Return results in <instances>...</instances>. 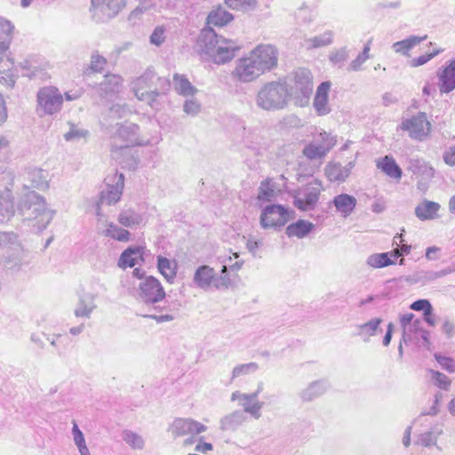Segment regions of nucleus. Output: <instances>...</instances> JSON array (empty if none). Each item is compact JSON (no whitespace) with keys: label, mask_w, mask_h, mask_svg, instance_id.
Instances as JSON below:
<instances>
[{"label":"nucleus","mask_w":455,"mask_h":455,"mask_svg":"<svg viewBox=\"0 0 455 455\" xmlns=\"http://www.w3.org/2000/svg\"><path fill=\"white\" fill-rule=\"evenodd\" d=\"M14 197L9 189L0 192V223H4L14 215Z\"/></svg>","instance_id":"393cba45"},{"label":"nucleus","mask_w":455,"mask_h":455,"mask_svg":"<svg viewBox=\"0 0 455 455\" xmlns=\"http://www.w3.org/2000/svg\"><path fill=\"white\" fill-rule=\"evenodd\" d=\"M290 92L284 81H270L265 83L258 91L256 106L266 111H277L288 106Z\"/></svg>","instance_id":"423d86ee"},{"label":"nucleus","mask_w":455,"mask_h":455,"mask_svg":"<svg viewBox=\"0 0 455 455\" xmlns=\"http://www.w3.org/2000/svg\"><path fill=\"white\" fill-rule=\"evenodd\" d=\"M123 79L120 76L108 74L104 76L103 82L99 85V94L105 99H111L122 87Z\"/></svg>","instance_id":"aec40b11"},{"label":"nucleus","mask_w":455,"mask_h":455,"mask_svg":"<svg viewBox=\"0 0 455 455\" xmlns=\"http://www.w3.org/2000/svg\"><path fill=\"white\" fill-rule=\"evenodd\" d=\"M6 52L7 51H4L3 53H0V79H4L13 84V62L7 57Z\"/></svg>","instance_id":"a18cd8bd"},{"label":"nucleus","mask_w":455,"mask_h":455,"mask_svg":"<svg viewBox=\"0 0 455 455\" xmlns=\"http://www.w3.org/2000/svg\"><path fill=\"white\" fill-rule=\"evenodd\" d=\"M377 167L391 178L397 180L402 178L403 171L392 156H385L377 163Z\"/></svg>","instance_id":"7c9ffc66"},{"label":"nucleus","mask_w":455,"mask_h":455,"mask_svg":"<svg viewBox=\"0 0 455 455\" xmlns=\"http://www.w3.org/2000/svg\"><path fill=\"white\" fill-rule=\"evenodd\" d=\"M258 368H259L258 364L254 362L236 365L232 371L231 380H233L238 377L244 376V375L250 374L251 372H254L258 370Z\"/></svg>","instance_id":"864d4df0"},{"label":"nucleus","mask_w":455,"mask_h":455,"mask_svg":"<svg viewBox=\"0 0 455 455\" xmlns=\"http://www.w3.org/2000/svg\"><path fill=\"white\" fill-rule=\"evenodd\" d=\"M440 207L438 203L425 199L416 206L415 215L420 220H434L438 216Z\"/></svg>","instance_id":"cd10ccee"},{"label":"nucleus","mask_w":455,"mask_h":455,"mask_svg":"<svg viewBox=\"0 0 455 455\" xmlns=\"http://www.w3.org/2000/svg\"><path fill=\"white\" fill-rule=\"evenodd\" d=\"M250 54L263 73L271 71L277 66L278 51L272 44H259Z\"/></svg>","instance_id":"2eb2a0df"},{"label":"nucleus","mask_w":455,"mask_h":455,"mask_svg":"<svg viewBox=\"0 0 455 455\" xmlns=\"http://www.w3.org/2000/svg\"><path fill=\"white\" fill-rule=\"evenodd\" d=\"M168 430L174 438H177L187 435H199L205 432L207 427L191 419H176Z\"/></svg>","instance_id":"dca6fc26"},{"label":"nucleus","mask_w":455,"mask_h":455,"mask_svg":"<svg viewBox=\"0 0 455 455\" xmlns=\"http://www.w3.org/2000/svg\"><path fill=\"white\" fill-rule=\"evenodd\" d=\"M165 31L166 29L164 26L156 27L149 38L150 44L156 46L163 44L166 38Z\"/></svg>","instance_id":"680f3d73"},{"label":"nucleus","mask_w":455,"mask_h":455,"mask_svg":"<svg viewBox=\"0 0 455 455\" xmlns=\"http://www.w3.org/2000/svg\"><path fill=\"white\" fill-rule=\"evenodd\" d=\"M151 8V4L149 0H142L140 2L139 5L131 12L129 15V20H132L134 19L139 18L142 13L146 12Z\"/></svg>","instance_id":"0e129e2a"},{"label":"nucleus","mask_w":455,"mask_h":455,"mask_svg":"<svg viewBox=\"0 0 455 455\" xmlns=\"http://www.w3.org/2000/svg\"><path fill=\"white\" fill-rule=\"evenodd\" d=\"M171 87L169 79L158 76L152 68L132 82L136 98L148 104L152 108L158 106L156 98L164 95Z\"/></svg>","instance_id":"7ed1b4c3"},{"label":"nucleus","mask_w":455,"mask_h":455,"mask_svg":"<svg viewBox=\"0 0 455 455\" xmlns=\"http://www.w3.org/2000/svg\"><path fill=\"white\" fill-rule=\"evenodd\" d=\"M234 20V15L221 5L215 6L207 15V27H224Z\"/></svg>","instance_id":"4be33fe9"},{"label":"nucleus","mask_w":455,"mask_h":455,"mask_svg":"<svg viewBox=\"0 0 455 455\" xmlns=\"http://www.w3.org/2000/svg\"><path fill=\"white\" fill-rule=\"evenodd\" d=\"M112 182V184L107 183V189L102 190L100 194L96 206V214L99 216L100 215V205L115 204L121 199L124 187V175L116 172Z\"/></svg>","instance_id":"9b49d317"},{"label":"nucleus","mask_w":455,"mask_h":455,"mask_svg":"<svg viewBox=\"0 0 455 455\" xmlns=\"http://www.w3.org/2000/svg\"><path fill=\"white\" fill-rule=\"evenodd\" d=\"M94 299L95 296L91 293L80 297L78 305L75 309V315L77 317H89L96 307Z\"/></svg>","instance_id":"c9c22d12"},{"label":"nucleus","mask_w":455,"mask_h":455,"mask_svg":"<svg viewBox=\"0 0 455 455\" xmlns=\"http://www.w3.org/2000/svg\"><path fill=\"white\" fill-rule=\"evenodd\" d=\"M370 51L369 44L364 45L363 52L349 64L348 70L357 71L360 69L362 64H363L369 58L368 52Z\"/></svg>","instance_id":"052dcab7"},{"label":"nucleus","mask_w":455,"mask_h":455,"mask_svg":"<svg viewBox=\"0 0 455 455\" xmlns=\"http://www.w3.org/2000/svg\"><path fill=\"white\" fill-rule=\"evenodd\" d=\"M410 308L414 311H422L423 314L428 310H434L430 301L426 299H419L415 300L411 304Z\"/></svg>","instance_id":"338daca9"},{"label":"nucleus","mask_w":455,"mask_h":455,"mask_svg":"<svg viewBox=\"0 0 455 455\" xmlns=\"http://www.w3.org/2000/svg\"><path fill=\"white\" fill-rule=\"evenodd\" d=\"M348 58V51L346 47H342L333 52H331L329 56L330 61L339 68H341L344 62Z\"/></svg>","instance_id":"4d7b16f0"},{"label":"nucleus","mask_w":455,"mask_h":455,"mask_svg":"<svg viewBox=\"0 0 455 455\" xmlns=\"http://www.w3.org/2000/svg\"><path fill=\"white\" fill-rule=\"evenodd\" d=\"M197 44L201 51L219 65L230 61L240 49L235 42L219 36L212 27L201 30Z\"/></svg>","instance_id":"f03ea898"},{"label":"nucleus","mask_w":455,"mask_h":455,"mask_svg":"<svg viewBox=\"0 0 455 455\" xmlns=\"http://www.w3.org/2000/svg\"><path fill=\"white\" fill-rule=\"evenodd\" d=\"M293 85L291 88L290 96L293 95L300 101V106L308 102L313 92V81L311 72L307 68H298L292 73Z\"/></svg>","instance_id":"1a4fd4ad"},{"label":"nucleus","mask_w":455,"mask_h":455,"mask_svg":"<svg viewBox=\"0 0 455 455\" xmlns=\"http://www.w3.org/2000/svg\"><path fill=\"white\" fill-rule=\"evenodd\" d=\"M91 2L90 12L97 23L112 20L126 5L125 0H91Z\"/></svg>","instance_id":"6e6552de"},{"label":"nucleus","mask_w":455,"mask_h":455,"mask_svg":"<svg viewBox=\"0 0 455 455\" xmlns=\"http://www.w3.org/2000/svg\"><path fill=\"white\" fill-rule=\"evenodd\" d=\"M106 64L107 60L98 52H94L91 56L90 66L84 70V74L90 75L93 72H101Z\"/></svg>","instance_id":"3c124183"},{"label":"nucleus","mask_w":455,"mask_h":455,"mask_svg":"<svg viewBox=\"0 0 455 455\" xmlns=\"http://www.w3.org/2000/svg\"><path fill=\"white\" fill-rule=\"evenodd\" d=\"M173 85L177 93L185 97L193 96L197 92V89L184 75L175 74L173 76Z\"/></svg>","instance_id":"e433bc0d"},{"label":"nucleus","mask_w":455,"mask_h":455,"mask_svg":"<svg viewBox=\"0 0 455 455\" xmlns=\"http://www.w3.org/2000/svg\"><path fill=\"white\" fill-rule=\"evenodd\" d=\"M332 41L333 32L331 30H327L324 33L309 39V42L314 48L329 45L332 43Z\"/></svg>","instance_id":"6e6d98bb"},{"label":"nucleus","mask_w":455,"mask_h":455,"mask_svg":"<svg viewBox=\"0 0 455 455\" xmlns=\"http://www.w3.org/2000/svg\"><path fill=\"white\" fill-rule=\"evenodd\" d=\"M401 129L409 132L411 139L423 140L430 132L431 124L425 112H419L411 118L403 120Z\"/></svg>","instance_id":"f8f14e48"},{"label":"nucleus","mask_w":455,"mask_h":455,"mask_svg":"<svg viewBox=\"0 0 455 455\" xmlns=\"http://www.w3.org/2000/svg\"><path fill=\"white\" fill-rule=\"evenodd\" d=\"M331 388V384L327 379H319L308 385L305 389L303 396L306 398H314L323 395Z\"/></svg>","instance_id":"58836bf2"},{"label":"nucleus","mask_w":455,"mask_h":455,"mask_svg":"<svg viewBox=\"0 0 455 455\" xmlns=\"http://www.w3.org/2000/svg\"><path fill=\"white\" fill-rule=\"evenodd\" d=\"M336 143V140L334 138H331L330 139V141H328V143L326 145H321V144H308L307 145L304 149H303V154L305 155V156H307L308 159H316V158H321L323 156H324L326 155V153L328 151H330V149L331 148H333V146L335 145Z\"/></svg>","instance_id":"473e14b6"},{"label":"nucleus","mask_w":455,"mask_h":455,"mask_svg":"<svg viewBox=\"0 0 455 455\" xmlns=\"http://www.w3.org/2000/svg\"><path fill=\"white\" fill-rule=\"evenodd\" d=\"M37 103L44 114L53 115L61 109L63 97L56 87H44L37 93Z\"/></svg>","instance_id":"ddd939ff"},{"label":"nucleus","mask_w":455,"mask_h":455,"mask_svg":"<svg viewBox=\"0 0 455 455\" xmlns=\"http://www.w3.org/2000/svg\"><path fill=\"white\" fill-rule=\"evenodd\" d=\"M434 356L443 369L449 372H455V363L452 358L442 355L438 353H435Z\"/></svg>","instance_id":"e2e57ef3"},{"label":"nucleus","mask_w":455,"mask_h":455,"mask_svg":"<svg viewBox=\"0 0 455 455\" xmlns=\"http://www.w3.org/2000/svg\"><path fill=\"white\" fill-rule=\"evenodd\" d=\"M410 169L413 174L421 176L425 179H432L435 176V169L422 160H414L411 162Z\"/></svg>","instance_id":"49530a36"},{"label":"nucleus","mask_w":455,"mask_h":455,"mask_svg":"<svg viewBox=\"0 0 455 455\" xmlns=\"http://www.w3.org/2000/svg\"><path fill=\"white\" fill-rule=\"evenodd\" d=\"M18 235L14 232H0V254H8V258L20 251Z\"/></svg>","instance_id":"bb28decb"},{"label":"nucleus","mask_w":455,"mask_h":455,"mask_svg":"<svg viewBox=\"0 0 455 455\" xmlns=\"http://www.w3.org/2000/svg\"><path fill=\"white\" fill-rule=\"evenodd\" d=\"M140 127L135 124L119 125L113 136L111 152L128 149L131 145L137 143Z\"/></svg>","instance_id":"4468645a"},{"label":"nucleus","mask_w":455,"mask_h":455,"mask_svg":"<svg viewBox=\"0 0 455 455\" xmlns=\"http://www.w3.org/2000/svg\"><path fill=\"white\" fill-rule=\"evenodd\" d=\"M183 110L188 115L196 116L200 112L201 105L194 99L187 100L184 102Z\"/></svg>","instance_id":"69168bd1"},{"label":"nucleus","mask_w":455,"mask_h":455,"mask_svg":"<svg viewBox=\"0 0 455 455\" xmlns=\"http://www.w3.org/2000/svg\"><path fill=\"white\" fill-rule=\"evenodd\" d=\"M25 180L29 183V186L37 189H46L48 184V172L43 169L29 167L25 172Z\"/></svg>","instance_id":"412c9836"},{"label":"nucleus","mask_w":455,"mask_h":455,"mask_svg":"<svg viewBox=\"0 0 455 455\" xmlns=\"http://www.w3.org/2000/svg\"><path fill=\"white\" fill-rule=\"evenodd\" d=\"M157 269L170 283L174 282L177 275V264L175 261L164 257L157 256Z\"/></svg>","instance_id":"2f4dec72"},{"label":"nucleus","mask_w":455,"mask_h":455,"mask_svg":"<svg viewBox=\"0 0 455 455\" xmlns=\"http://www.w3.org/2000/svg\"><path fill=\"white\" fill-rule=\"evenodd\" d=\"M138 259H143V247L141 246H130L126 248L120 255L117 266L123 269L127 267H133Z\"/></svg>","instance_id":"5701e85b"},{"label":"nucleus","mask_w":455,"mask_h":455,"mask_svg":"<svg viewBox=\"0 0 455 455\" xmlns=\"http://www.w3.org/2000/svg\"><path fill=\"white\" fill-rule=\"evenodd\" d=\"M441 52H442V50H435L434 52H432L430 53L422 54V55L419 56L418 58H415L411 60V66L412 67L422 66V65L426 64L427 62H428L430 60H432L434 57L438 55Z\"/></svg>","instance_id":"774afa93"},{"label":"nucleus","mask_w":455,"mask_h":455,"mask_svg":"<svg viewBox=\"0 0 455 455\" xmlns=\"http://www.w3.org/2000/svg\"><path fill=\"white\" fill-rule=\"evenodd\" d=\"M315 228V225L306 220H299L286 227L285 234L289 237L296 236L304 238L307 236Z\"/></svg>","instance_id":"c85d7f7f"},{"label":"nucleus","mask_w":455,"mask_h":455,"mask_svg":"<svg viewBox=\"0 0 455 455\" xmlns=\"http://www.w3.org/2000/svg\"><path fill=\"white\" fill-rule=\"evenodd\" d=\"M321 186V182L315 180L314 184H307L303 189L295 191L294 206L302 212L315 209L319 200Z\"/></svg>","instance_id":"9d476101"},{"label":"nucleus","mask_w":455,"mask_h":455,"mask_svg":"<svg viewBox=\"0 0 455 455\" xmlns=\"http://www.w3.org/2000/svg\"><path fill=\"white\" fill-rule=\"evenodd\" d=\"M453 272H455V263H452L446 268H443L440 271H425L417 273L415 282H432Z\"/></svg>","instance_id":"a19ab883"},{"label":"nucleus","mask_w":455,"mask_h":455,"mask_svg":"<svg viewBox=\"0 0 455 455\" xmlns=\"http://www.w3.org/2000/svg\"><path fill=\"white\" fill-rule=\"evenodd\" d=\"M118 221L124 227L132 228L142 222V216L132 209H126L120 212Z\"/></svg>","instance_id":"c03bdc74"},{"label":"nucleus","mask_w":455,"mask_h":455,"mask_svg":"<svg viewBox=\"0 0 455 455\" xmlns=\"http://www.w3.org/2000/svg\"><path fill=\"white\" fill-rule=\"evenodd\" d=\"M414 317L415 315L412 313L404 314L400 317V323L403 328L402 341H404V344L410 341V338H407L408 326L415 320Z\"/></svg>","instance_id":"bf43d9fd"},{"label":"nucleus","mask_w":455,"mask_h":455,"mask_svg":"<svg viewBox=\"0 0 455 455\" xmlns=\"http://www.w3.org/2000/svg\"><path fill=\"white\" fill-rule=\"evenodd\" d=\"M123 439L132 449L141 450L144 447L142 436L131 430H124L123 432Z\"/></svg>","instance_id":"603ef678"},{"label":"nucleus","mask_w":455,"mask_h":455,"mask_svg":"<svg viewBox=\"0 0 455 455\" xmlns=\"http://www.w3.org/2000/svg\"><path fill=\"white\" fill-rule=\"evenodd\" d=\"M275 196V190L268 180H264L259 187L257 199L259 202H270Z\"/></svg>","instance_id":"8fccbe9b"},{"label":"nucleus","mask_w":455,"mask_h":455,"mask_svg":"<svg viewBox=\"0 0 455 455\" xmlns=\"http://www.w3.org/2000/svg\"><path fill=\"white\" fill-rule=\"evenodd\" d=\"M137 293L138 299L156 312L143 315L144 318L153 319L157 323L171 322L175 318L172 312L178 311L180 304L173 303L163 307L158 305L159 302L164 300L166 293L160 281L155 276L145 277L140 283Z\"/></svg>","instance_id":"f257e3e1"},{"label":"nucleus","mask_w":455,"mask_h":455,"mask_svg":"<svg viewBox=\"0 0 455 455\" xmlns=\"http://www.w3.org/2000/svg\"><path fill=\"white\" fill-rule=\"evenodd\" d=\"M234 73L238 77L239 81L243 83L253 81L264 74L251 54L248 57L239 60Z\"/></svg>","instance_id":"f3484780"},{"label":"nucleus","mask_w":455,"mask_h":455,"mask_svg":"<svg viewBox=\"0 0 455 455\" xmlns=\"http://www.w3.org/2000/svg\"><path fill=\"white\" fill-rule=\"evenodd\" d=\"M88 133L87 130L80 129L76 125L71 124L70 129L64 134V138L67 141L78 140L82 138H85Z\"/></svg>","instance_id":"13d9d810"},{"label":"nucleus","mask_w":455,"mask_h":455,"mask_svg":"<svg viewBox=\"0 0 455 455\" xmlns=\"http://www.w3.org/2000/svg\"><path fill=\"white\" fill-rule=\"evenodd\" d=\"M367 264L374 268H382L394 265L395 261L391 259L390 252L371 254L366 260Z\"/></svg>","instance_id":"37998d69"},{"label":"nucleus","mask_w":455,"mask_h":455,"mask_svg":"<svg viewBox=\"0 0 455 455\" xmlns=\"http://www.w3.org/2000/svg\"><path fill=\"white\" fill-rule=\"evenodd\" d=\"M354 164L349 162L343 166L339 163L329 164L325 169V174L329 180L343 182L349 176Z\"/></svg>","instance_id":"a878e982"},{"label":"nucleus","mask_w":455,"mask_h":455,"mask_svg":"<svg viewBox=\"0 0 455 455\" xmlns=\"http://www.w3.org/2000/svg\"><path fill=\"white\" fill-rule=\"evenodd\" d=\"M442 434V427L437 426L433 427L430 430L419 435L416 444L423 447L436 446L438 450H441V448L437 446V441Z\"/></svg>","instance_id":"72a5a7b5"},{"label":"nucleus","mask_w":455,"mask_h":455,"mask_svg":"<svg viewBox=\"0 0 455 455\" xmlns=\"http://www.w3.org/2000/svg\"><path fill=\"white\" fill-rule=\"evenodd\" d=\"M245 421L243 411H234L220 419V429L223 431H234Z\"/></svg>","instance_id":"4c0bfd02"},{"label":"nucleus","mask_w":455,"mask_h":455,"mask_svg":"<svg viewBox=\"0 0 455 455\" xmlns=\"http://www.w3.org/2000/svg\"><path fill=\"white\" fill-rule=\"evenodd\" d=\"M381 323V318H373L367 323L360 324L357 335L362 337L364 341H368L370 337L375 336L379 331H381L379 328Z\"/></svg>","instance_id":"ea45409f"},{"label":"nucleus","mask_w":455,"mask_h":455,"mask_svg":"<svg viewBox=\"0 0 455 455\" xmlns=\"http://www.w3.org/2000/svg\"><path fill=\"white\" fill-rule=\"evenodd\" d=\"M18 212L24 220L35 221L33 226L38 232L47 228L55 213L47 209L44 198L35 191H28L20 198Z\"/></svg>","instance_id":"39448f33"},{"label":"nucleus","mask_w":455,"mask_h":455,"mask_svg":"<svg viewBox=\"0 0 455 455\" xmlns=\"http://www.w3.org/2000/svg\"><path fill=\"white\" fill-rule=\"evenodd\" d=\"M331 82H322L317 89L314 98L313 107L317 116H323L328 115L331 109L329 105V91Z\"/></svg>","instance_id":"a211bd4d"},{"label":"nucleus","mask_w":455,"mask_h":455,"mask_svg":"<svg viewBox=\"0 0 455 455\" xmlns=\"http://www.w3.org/2000/svg\"><path fill=\"white\" fill-rule=\"evenodd\" d=\"M438 86L440 92L450 93L455 90V58L451 60L447 65L437 72Z\"/></svg>","instance_id":"6ab92c4d"},{"label":"nucleus","mask_w":455,"mask_h":455,"mask_svg":"<svg viewBox=\"0 0 455 455\" xmlns=\"http://www.w3.org/2000/svg\"><path fill=\"white\" fill-rule=\"evenodd\" d=\"M104 235L119 242H128L131 239V233L128 230L112 222L108 224V228L104 231Z\"/></svg>","instance_id":"de8ad7c7"},{"label":"nucleus","mask_w":455,"mask_h":455,"mask_svg":"<svg viewBox=\"0 0 455 455\" xmlns=\"http://www.w3.org/2000/svg\"><path fill=\"white\" fill-rule=\"evenodd\" d=\"M13 29L12 22L0 16V53L9 50Z\"/></svg>","instance_id":"f704fd0d"},{"label":"nucleus","mask_w":455,"mask_h":455,"mask_svg":"<svg viewBox=\"0 0 455 455\" xmlns=\"http://www.w3.org/2000/svg\"><path fill=\"white\" fill-rule=\"evenodd\" d=\"M18 212L24 220L35 221L33 226L38 232L47 228L55 213L47 209L44 198L35 191H28L20 198Z\"/></svg>","instance_id":"20e7f679"},{"label":"nucleus","mask_w":455,"mask_h":455,"mask_svg":"<svg viewBox=\"0 0 455 455\" xmlns=\"http://www.w3.org/2000/svg\"><path fill=\"white\" fill-rule=\"evenodd\" d=\"M242 405L244 412L251 414L254 419H259L261 416L260 410L264 403L259 400H244Z\"/></svg>","instance_id":"5fc2aeb1"},{"label":"nucleus","mask_w":455,"mask_h":455,"mask_svg":"<svg viewBox=\"0 0 455 455\" xmlns=\"http://www.w3.org/2000/svg\"><path fill=\"white\" fill-rule=\"evenodd\" d=\"M295 217V212L279 204H271L261 210L259 222L264 229L280 230Z\"/></svg>","instance_id":"0eeeda50"},{"label":"nucleus","mask_w":455,"mask_h":455,"mask_svg":"<svg viewBox=\"0 0 455 455\" xmlns=\"http://www.w3.org/2000/svg\"><path fill=\"white\" fill-rule=\"evenodd\" d=\"M427 36H411L410 37L396 42L393 44V49L396 52H401L405 54L408 51H410L411 48H413L415 45L419 44L420 42L426 40Z\"/></svg>","instance_id":"09e8293b"},{"label":"nucleus","mask_w":455,"mask_h":455,"mask_svg":"<svg viewBox=\"0 0 455 455\" xmlns=\"http://www.w3.org/2000/svg\"><path fill=\"white\" fill-rule=\"evenodd\" d=\"M332 204L336 211L346 218L355 209L357 200L351 195L342 193L333 197Z\"/></svg>","instance_id":"b1692460"},{"label":"nucleus","mask_w":455,"mask_h":455,"mask_svg":"<svg viewBox=\"0 0 455 455\" xmlns=\"http://www.w3.org/2000/svg\"><path fill=\"white\" fill-rule=\"evenodd\" d=\"M214 278V269L207 265H203L196 268L194 275V283L201 289H208Z\"/></svg>","instance_id":"c756f323"},{"label":"nucleus","mask_w":455,"mask_h":455,"mask_svg":"<svg viewBox=\"0 0 455 455\" xmlns=\"http://www.w3.org/2000/svg\"><path fill=\"white\" fill-rule=\"evenodd\" d=\"M224 2L230 9L243 13L252 12L259 6L258 0H224Z\"/></svg>","instance_id":"79ce46f5"}]
</instances>
